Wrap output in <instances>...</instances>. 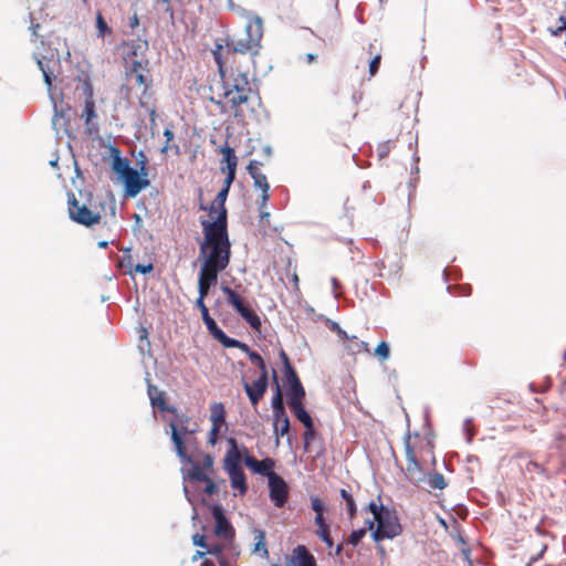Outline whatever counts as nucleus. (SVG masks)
<instances>
[{
  "mask_svg": "<svg viewBox=\"0 0 566 566\" xmlns=\"http://www.w3.org/2000/svg\"><path fill=\"white\" fill-rule=\"evenodd\" d=\"M164 136L166 137V145L161 148V153H166L168 149H175V153L176 154H179V146L178 145H174V146H170L169 143L174 139L175 137V134L172 132V129L170 127H167L165 130H164Z\"/></svg>",
  "mask_w": 566,
  "mask_h": 566,
  "instance_id": "obj_44",
  "label": "nucleus"
},
{
  "mask_svg": "<svg viewBox=\"0 0 566 566\" xmlns=\"http://www.w3.org/2000/svg\"><path fill=\"white\" fill-rule=\"evenodd\" d=\"M270 499L276 507H283L289 497V486L279 474H272L268 480Z\"/></svg>",
  "mask_w": 566,
  "mask_h": 566,
  "instance_id": "obj_12",
  "label": "nucleus"
},
{
  "mask_svg": "<svg viewBox=\"0 0 566 566\" xmlns=\"http://www.w3.org/2000/svg\"><path fill=\"white\" fill-rule=\"evenodd\" d=\"M214 338L226 348H235L239 346V339L229 337L223 331H221Z\"/></svg>",
  "mask_w": 566,
  "mask_h": 566,
  "instance_id": "obj_41",
  "label": "nucleus"
},
{
  "mask_svg": "<svg viewBox=\"0 0 566 566\" xmlns=\"http://www.w3.org/2000/svg\"><path fill=\"white\" fill-rule=\"evenodd\" d=\"M389 345L386 342H380L375 349V355H377L381 359H387L389 357Z\"/></svg>",
  "mask_w": 566,
  "mask_h": 566,
  "instance_id": "obj_46",
  "label": "nucleus"
},
{
  "mask_svg": "<svg viewBox=\"0 0 566 566\" xmlns=\"http://www.w3.org/2000/svg\"><path fill=\"white\" fill-rule=\"evenodd\" d=\"M36 63L43 74L48 90L51 91L52 80L54 77V66L59 63V60L54 61L52 59H48L46 56H42L36 57Z\"/></svg>",
  "mask_w": 566,
  "mask_h": 566,
  "instance_id": "obj_19",
  "label": "nucleus"
},
{
  "mask_svg": "<svg viewBox=\"0 0 566 566\" xmlns=\"http://www.w3.org/2000/svg\"><path fill=\"white\" fill-rule=\"evenodd\" d=\"M405 451H406V460L407 461H410V460H416V453L413 451V448L411 447L410 444V437L408 436L406 441H405Z\"/></svg>",
  "mask_w": 566,
  "mask_h": 566,
  "instance_id": "obj_51",
  "label": "nucleus"
},
{
  "mask_svg": "<svg viewBox=\"0 0 566 566\" xmlns=\"http://www.w3.org/2000/svg\"><path fill=\"white\" fill-rule=\"evenodd\" d=\"M252 92L248 74L238 72L223 80V96L234 109V116H239V107L247 103Z\"/></svg>",
  "mask_w": 566,
  "mask_h": 566,
  "instance_id": "obj_4",
  "label": "nucleus"
},
{
  "mask_svg": "<svg viewBox=\"0 0 566 566\" xmlns=\"http://www.w3.org/2000/svg\"><path fill=\"white\" fill-rule=\"evenodd\" d=\"M525 471L528 473H542L545 474L546 470L535 461L527 462Z\"/></svg>",
  "mask_w": 566,
  "mask_h": 566,
  "instance_id": "obj_49",
  "label": "nucleus"
},
{
  "mask_svg": "<svg viewBox=\"0 0 566 566\" xmlns=\"http://www.w3.org/2000/svg\"><path fill=\"white\" fill-rule=\"evenodd\" d=\"M227 442L229 444V449L227 450L223 459V469L229 476L231 488L237 490L240 495H244L248 492L249 486L241 467L242 452L234 438H228Z\"/></svg>",
  "mask_w": 566,
  "mask_h": 566,
  "instance_id": "obj_2",
  "label": "nucleus"
},
{
  "mask_svg": "<svg viewBox=\"0 0 566 566\" xmlns=\"http://www.w3.org/2000/svg\"><path fill=\"white\" fill-rule=\"evenodd\" d=\"M82 116L84 117L85 124L87 126H90L93 118L96 117L95 104H94V101L92 99V97L86 98ZM88 130L90 132L92 130L91 127H88Z\"/></svg>",
  "mask_w": 566,
  "mask_h": 566,
  "instance_id": "obj_33",
  "label": "nucleus"
},
{
  "mask_svg": "<svg viewBox=\"0 0 566 566\" xmlns=\"http://www.w3.org/2000/svg\"><path fill=\"white\" fill-rule=\"evenodd\" d=\"M315 433L316 432H315L314 423L312 424V427L305 428V432L303 434V441H304V449L305 450L308 449V444L314 439Z\"/></svg>",
  "mask_w": 566,
  "mask_h": 566,
  "instance_id": "obj_48",
  "label": "nucleus"
},
{
  "mask_svg": "<svg viewBox=\"0 0 566 566\" xmlns=\"http://www.w3.org/2000/svg\"><path fill=\"white\" fill-rule=\"evenodd\" d=\"M202 321L212 337L214 338L222 329L218 326L216 321L210 316L209 312L202 314Z\"/></svg>",
  "mask_w": 566,
  "mask_h": 566,
  "instance_id": "obj_36",
  "label": "nucleus"
},
{
  "mask_svg": "<svg viewBox=\"0 0 566 566\" xmlns=\"http://www.w3.org/2000/svg\"><path fill=\"white\" fill-rule=\"evenodd\" d=\"M226 171H227V176L223 181V188H226L227 190H230V187L235 179L237 170H226Z\"/></svg>",
  "mask_w": 566,
  "mask_h": 566,
  "instance_id": "obj_56",
  "label": "nucleus"
},
{
  "mask_svg": "<svg viewBox=\"0 0 566 566\" xmlns=\"http://www.w3.org/2000/svg\"><path fill=\"white\" fill-rule=\"evenodd\" d=\"M67 205L69 216L74 222L91 227L101 221V214L92 211L85 205H80L73 192L67 193Z\"/></svg>",
  "mask_w": 566,
  "mask_h": 566,
  "instance_id": "obj_9",
  "label": "nucleus"
},
{
  "mask_svg": "<svg viewBox=\"0 0 566 566\" xmlns=\"http://www.w3.org/2000/svg\"><path fill=\"white\" fill-rule=\"evenodd\" d=\"M242 452V461L244 464L253 472L263 476H272V474H276L273 469L275 465V462L271 458H265L263 460H256L253 455L249 453V450L245 446H242L240 448Z\"/></svg>",
  "mask_w": 566,
  "mask_h": 566,
  "instance_id": "obj_10",
  "label": "nucleus"
},
{
  "mask_svg": "<svg viewBox=\"0 0 566 566\" xmlns=\"http://www.w3.org/2000/svg\"><path fill=\"white\" fill-rule=\"evenodd\" d=\"M263 36V24L260 17H255L245 25V36L242 39H228L227 48L235 53H251L252 57L259 54L261 49V40Z\"/></svg>",
  "mask_w": 566,
  "mask_h": 566,
  "instance_id": "obj_3",
  "label": "nucleus"
},
{
  "mask_svg": "<svg viewBox=\"0 0 566 566\" xmlns=\"http://www.w3.org/2000/svg\"><path fill=\"white\" fill-rule=\"evenodd\" d=\"M220 151L223 154V161L226 163V167H222L221 170H237L238 157L234 149L226 144L220 148Z\"/></svg>",
  "mask_w": 566,
  "mask_h": 566,
  "instance_id": "obj_28",
  "label": "nucleus"
},
{
  "mask_svg": "<svg viewBox=\"0 0 566 566\" xmlns=\"http://www.w3.org/2000/svg\"><path fill=\"white\" fill-rule=\"evenodd\" d=\"M273 378L275 381V392L272 397L271 402L273 409V417L276 418V420H283V427H281V434H287L290 430V419L284 407L283 395L276 379L275 370H273Z\"/></svg>",
  "mask_w": 566,
  "mask_h": 566,
  "instance_id": "obj_13",
  "label": "nucleus"
},
{
  "mask_svg": "<svg viewBox=\"0 0 566 566\" xmlns=\"http://www.w3.org/2000/svg\"><path fill=\"white\" fill-rule=\"evenodd\" d=\"M229 195V190L222 187V189L218 192L213 202L209 208L210 214L217 213V218L214 221H222L223 226H228V217H227V208L226 201Z\"/></svg>",
  "mask_w": 566,
  "mask_h": 566,
  "instance_id": "obj_16",
  "label": "nucleus"
},
{
  "mask_svg": "<svg viewBox=\"0 0 566 566\" xmlns=\"http://www.w3.org/2000/svg\"><path fill=\"white\" fill-rule=\"evenodd\" d=\"M220 289L227 297V303L235 310V312L250 325L252 329L260 331L261 318L250 307L244 298L228 285H221Z\"/></svg>",
  "mask_w": 566,
  "mask_h": 566,
  "instance_id": "obj_7",
  "label": "nucleus"
},
{
  "mask_svg": "<svg viewBox=\"0 0 566 566\" xmlns=\"http://www.w3.org/2000/svg\"><path fill=\"white\" fill-rule=\"evenodd\" d=\"M260 166H262V163L255 159L250 160L249 165L247 166L248 174L250 175V171L253 172H261Z\"/></svg>",
  "mask_w": 566,
  "mask_h": 566,
  "instance_id": "obj_61",
  "label": "nucleus"
},
{
  "mask_svg": "<svg viewBox=\"0 0 566 566\" xmlns=\"http://www.w3.org/2000/svg\"><path fill=\"white\" fill-rule=\"evenodd\" d=\"M154 266L151 263L148 264H137L135 266V271L142 274H148L153 271Z\"/></svg>",
  "mask_w": 566,
  "mask_h": 566,
  "instance_id": "obj_60",
  "label": "nucleus"
},
{
  "mask_svg": "<svg viewBox=\"0 0 566 566\" xmlns=\"http://www.w3.org/2000/svg\"><path fill=\"white\" fill-rule=\"evenodd\" d=\"M339 495L346 502L348 515L350 518H353L357 512L354 497L346 489H342Z\"/></svg>",
  "mask_w": 566,
  "mask_h": 566,
  "instance_id": "obj_35",
  "label": "nucleus"
},
{
  "mask_svg": "<svg viewBox=\"0 0 566 566\" xmlns=\"http://www.w3.org/2000/svg\"><path fill=\"white\" fill-rule=\"evenodd\" d=\"M254 537V546L252 548V553L259 555L261 558L269 557V549L266 546V534L261 528H254L252 531Z\"/></svg>",
  "mask_w": 566,
  "mask_h": 566,
  "instance_id": "obj_25",
  "label": "nucleus"
},
{
  "mask_svg": "<svg viewBox=\"0 0 566 566\" xmlns=\"http://www.w3.org/2000/svg\"><path fill=\"white\" fill-rule=\"evenodd\" d=\"M143 71L144 67L142 65V62L133 61L130 67L128 69L127 75L130 76V78H134L138 85L144 87L143 94L146 95L149 86V81Z\"/></svg>",
  "mask_w": 566,
  "mask_h": 566,
  "instance_id": "obj_21",
  "label": "nucleus"
},
{
  "mask_svg": "<svg viewBox=\"0 0 566 566\" xmlns=\"http://www.w3.org/2000/svg\"><path fill=\"white\" fill-rule=\"evenodd\" d=\"M219 272L201 268L198 276V293L206 297L218 282Z\"/></svg>",
  "mask_w": 566,
  "mask_h": 566,
  "instance_id": "obj_17",
  "label": "nucleus"
},
{
  "mask_svg": "<svg viewBox=\"0 0 566 566\" xmlns=\"http://www.w3.org/2000/svg\"><path fill=\"white\" fill-rule=\"evenodd\" d=\"M210 421L212 426L221 428L226 423V410L221 402H214L210 407Z\"/></svg>",
  "mask_w": 566,
  "mask_h": 566,
  "instance_id": "obj_26",
  "label": "nucleus"
},
{
  "mask_svg": "<svg viewBox=\"0 0 566 566\" xmlns=\"http://www.w3.org/2000/svg\"><path fill=\"white\" fill-rule=\"evenodd\" d=\"M147 163H148V160H147V157L145 156V154L143 151H139L138 166H139V170L143 176H147V174H148Z\"/></svg>",
  "mask_w": 566,
  "mask_h": 566,
  "instance_id": "obj_55",
  "label": "nucleus"
},
{
  "mask_svg": "<svg viewBox=\"0 0 566 566\" xmlns=\"http://www.w3.org/2000/svg\"><path fill=\"white\" fill-rule=\"evenodd\" d=\"M327 326L332 332L336 333L340 339H349L348 334L340 327L337 322L328 321Z\"/></svg>",
  "mask_w": 566,
  "mask_h": 566,
  "instance_id": "obj_45",
  "label": "nucleus"
},
{
  "mask_svg": "<svg viewBox=\"0 0 566 566\" xmlns=\"http://www.w3.org/2000/svg\"><path fill=\"white\" fill-rule=\"evenodd\" d=\"M390 151L389 142L382 143L377 147V154L379 158H385Z\"/></svg>",
  "mask_w": 566,
  "mask_h": 566,
  "instance_id": "obj_59",
  "label": "nucleus"
},
{
  "mask_svg": "<svg viewBox=\"0 0 566 566\" xmlns=\"http://www.w3.org/2000/svg\"><path fill=\"white\" fill-rule=\"evenodd\" d=\"M143 176L140 170L132 168L119 180L124 184L125 196L128 198L136 197L143 189L149 186V180Z\"/></svg>",
  "mask_w": 566,
  "mask_h": 566,
  "instance_id": "obj_11",
  "label": "nucleus"
},
{
  "mask_svg": "<svg viewBox=\"0 0 566 566\" xmlns=\"http://www.w3.org/2000/svg\"><path fill=\"white\" fill-rule=\"evenodd\" d=\"M192 544L195 546H199L201 548H205L208 547V543L206 541V537L199 533H196L192 535Z\"/></svg>",
  "mask_w": 566,
  "mask_h": 566,
  "instance_id": "obj_53",
  "label": "nucleus"
},
{
  "mask_svg": "<svg viewBox=\"0 0 566 566\" xmlns=\"http://www.w3.org/2000/svg\"><path fill=\"white\" fill-rule=\"evenodd\" d=\"M96 29L98 38H104L106 34L112 33L111 28L107 25L101 12L96 14Z\"/></svg>",
  "mask_w": 566,
  "mask_h": 566,
  "instance_id": "obj_40",
  "label": "nucleus"
},
{
  "mask_svg": "<svg viewBox=\"0 0 566 566\" xmlns=\"http://www.w3.org/2000/svg\"><path fill=\"white\" fill-rule=\"evenodd\" d=\"M380 61H381L380 54H376L373 57V60L370 61V63H369V74H370V76H374L378 72V69H379V65H380Z\"/></svg>",
  "mask_w": 566,
  "mask_h": 566,
  "instance_id": "obj_50",
  "label": "nucleus"
},
{
  "mask_svg": "<svg viewBox=\"0 0 566 566\" xmlns=\"http://www.w3.org/2000/svg\"><path fill=\"white\" fill-rule=\"evenodd\" d=\"M269 386V376L260 375L256 380L252 384L244 381L243 387L247 396L250 399V402L253 406H256L261 398L266 392Z\"/></svg>",
  "mask_w": 566,
  "mask_h": 566,
  "instance_id": "obj_15",
  "label": "nucleus"
},
{
  "mask_svg": "<svg viewBox=\"0 0 566 566\" xmlns=\"http://www.w3.org/2000/svg\"><path fill=\"white\" fill-rule=\"evenodd\" d=\"M109 151L112 157V170L119 179L132 169L130 163L127 158L122 157L120 150L117 147L112 146Z\"/></svg>",
  "mask_w": 566,
  "mask_h": 566,
  "instance_id": "obj_18",
  "label": "nucleus"
},
{
  "mask_svg": "<svg viewBox=\"0 0 566 566\" xmlns=\"http://www.w3.org/2000/svg\"><path fill=\"white\" fill-rule=\"evenodd\" d=\"M249 359L260 369V375L269 376L264 359L256 352L249 353Z\"/></svg>",
  "mask_w": 566,
  "mask_h": 566,
  "instance_id": "obj_39",
  "label": "nucleus"
},
{
  "mask_svg": "<svg viewBox=\"0 0 566 566\" xmlns=\"http://www.w3.org/2000/svg\"><path fill=\"white\" fill-rule=\"evenodd\" d=\"M289 406H300L303 405V400L305 398V389L303 385L294 386L289 388Z\"/></svg>",
  "mask_w": 566,
  "mask_h": 566,
  "instance_id": "obj_29",
  "label": "nucleus"
},
{
  "mask_svg": "<svg viewBox=\"0 0 566 566\" xmlns=\"http://www.w3.org/2000/svg\"><path fill=\"white\" fill-rule=\"evenodd\" d=\"M157 392H161L157 386L150 384V380L147 378V394L149 397V400H151V397H156Z\"/></svg>",
  "mask_w": 566,
  "mask_h": 566,
  "instance_id": "obj_63",
  "label": "nucleus"
},
{
  "mask_svg": "<svg viewBox=\"0 0 566 566\" xmlns=\"http://www.w3.org/2000/svg\"><path fill=\"white\" fill-rule=\"evenodd\" d=\"M189 460H181V462L186 464H190L191 469L187 472H184V481H196L203 482L208 480V475L202 471V468L199 462L192 460V458L188 454Z\"/></svg>",
  "mask_w": 566,
  "mask_h": 566,
  "instance_id": "obj_20",
  "label": "nucleus"
},
{
  "mask_svg": "<svg viewBox=\"0 0 566 566\" xmlns=\"http://www.w3.org/2000/svg\"><path fill=\"white\" fill-rule=\"evenodd\" d=\"M315 533L321 539L326 538L331 534L328 524L318 526Z\"/></svg>",
  "mask_w": 566,
  "mask_h": 566,
  "instance_id": "obj_62",
  "label": "nucleus"
},
{
  "mask_svg": "<svg viewBox=\"0 0 566 566\" xmlns=\"http://www.w3.org/2000/svg\"><path fill=\"white\" fill-rule=\"evenodd\" d=\"M206 483L205 493L208 495L216 494L218 492V485L208 478L207 481H203Z\"/></svg>",
  "mask_w": 566,
  "mask_h": 566,
  "instance_id": "obj_57",
  "label": "nucleus"
},
{
  "mask_svg": "<svg viewBox=\"0 0 566 566\" xmlns=\"http://www.w3.org/2000/svg\"><path fill=\"white\" fill-rule=\"evenodd\" d=\"M281 427H283V420H276V418L273 417V431H274L276 441H279L280 438L285 436V434H281Z\"/></svg>",
  "mask_w": 566,
  "mask_h": 566,
  "instance_id": "obj_58",
  "label": "nucleus"
},
{
  "mask_svg": "<svg viewBox=\"0 0 566 566\" xmlns=\"http://www.w3.org/2000/svg\"><path fill=\"white\" fill-rule=\"evenodd\" d=\"M210 512L216 523L214 534L228 544L234 556H238L240 552L234 545L235 530L226 516L223 506L221 504H213L210 506Z\"/></svg>",
  "mask_w": 566,
  "mask_h": 566,
  "instance_id": "obj_6",
  "label": "nucleus"
},
{
  "mask_svg": "<svg viewBox=\"0 0 566 566\" xmlns=\"http://www.w3.org/2000/svg\"><path fill=\"white\" fill-rule=\"evenodd\" d=\"M349 339H352L353 342L347 347V349L352 354H359V353H363V352H367V353L369 352L368 343H366L364 340L357 339L356 336H352V337H349Z\"/></svg>",
  "mask_w": 566,
  "mask_h": 566,
  "instance_id": "obj_37",
  "label": "nucleus"
},
{
  "mask_svg": "<svg viewBox=\"0 0 566 566\" xmlns=\"http://www.w3.org/2000/svg\"><path fill=\"white\" fill-rule=\"evenodd\" d=\"M365 511L371 513L375 517V521L382 515L388 509L385 507L382 504H377L375 501H371L367 506L364 509Z\"/></svg>",
  "mask_w": 566,
  "mask_h": 566,
  "instance_id": "obj_42",
  "label": "nucleus"
},
{
  "mask_svg": "<svg viewBox=\"0 0 566 566\" xmlns=\"http://www.w3.org/2000/svg\"><path fill=\"white\" fill-rule=\"evenodd\" d=\"M296 419L305 427L310 428L314 423L310 413L305 410L303 405L291 407Z\"/></svg>",
  "mask_w": 566,
  "mask_h": 566,
  "instance_id": "obj_31",
  "label": "nucleus"
},
{
  "mask_svg": "<svg viewBox=\"0 0 566 566\" xmlns=\"http://www.w3.org/2000/svg\"><path fill=\"white\" fill-rule=\"evenodd\" d=\"M203 240L199 245V256L202 260L201 268L221 273L224 271L231 259V242L228 233V226L222 221L201 222Z\"/></svg>",
  "mask_w": 566,
  "mask_h": 566,
  "instance_id": "obj_1",
  "label": "nucleus"
},
{
  "mask_svg": "<svg viewBox=\"0 0 566 566\" xmlns=\"http://www.w3.org/2000/svg\"><path fill=\"white\" fill-rule=\"evenodd\" d=\"M284 374H285V378H286V382L289 385V388L302 385V382H301V380H300V378L297 376V373L292 367V365L285 366Z\"/></svg>",
  "mask_w": 566,
  "mask_h": 566,
  "instance_id": "obj_38",
  "label": "nucleus"
},
{
  "mask_svg": "<svg viewBox=\"0 0 566 566\" xmlns=\"http://www.w3.org/2000/svg\"><path fill=\"white\" fill-rule=\"evenodd\" d=\"M205 469H210L213 465V458L210 454H203L201 464Z\"/></svg>",
  "mask_w": 566,
  "mask_h": 566,
  "instance_id": "obj_64",
  "label": "nucleus"
},
{
  "mask_svg": "<svg viewBox=\"0 0 566 566\" xmlns=\"http://www.w3.org/2000/svg\"><path fill=\"white\" fill-rule=\"evenodd\" d=\"M406 476L412 484L424 482L426 473L417 459L407 461Z\"/></svg>",
  "mask_w": 566,
  "mask_h": 566,
  "instance_id": "obj_24",
  "label": "nucleus"
},
{
  "mask_svg": "<svg viewBox=\"0 0 566 566\" xmlns=\"http://www.w3.org/2000/svg\"><path fill=\"white\" fill-rule=\"evenodd\" d=\"M175 418L169 422L171 441L175 446L176 454L180 460H189L186 443L189 442L190 436L195 433V429L189 428V418L184 413L176 411Z\"/></svg>",
  "mask_w": 566,
  "mask_h": 566,
  "instance_id": "obj_5",
  "label": "nucleus"
},
{
  "mask_svg": "<svg viewBox=\"0 0 566 566\" xmlns=\"http://www.w3.org/2000/svg\"><path fill=\"white\" fill-rule=\"evenodd\" d=\"M220 429L221 428H218L217 426H211V429L209 432V438H208V442L211 446H214L217 443V441L219 439Z\"/></svg>",
  "mask_w": 566,
  "mask_h": 566,
  "instance_id": "obj_54",
  "label": "nucleus"
},
{
  "mask_svg": "<svg viewBox=\"0 0 566 566\" xmlns=\"http://www.w3.org/2000/svg\"><path fill=\"white\" fill-rule=\"evenodd\" d=\"M250 177L253 179V186L255 188L262 190L260 208H263L270 199V196H269L270 185L268 182V178L263 172H253V171H250Z\"/></svg>",
  "mask_w": 566,
  "mask_h": 566,
  "instance_id": "obj_22",
  "label": "nucleus"
},
{
  "mask_svg": "<svg viewBox=\"0 0 566 566\" xmlns=\"http://www.w3.org/2000/svg\"><path fill=\"white\" fill-rule=\"evenodd\" d=\"M367 533V528H358V530H354L349 536H348V544H350L352 546H357L360 541L364 538V536L366 535Z\"/></svg>",
  "mask_w": 566,
  "mask_h": 566,
  "instance_id": "obj_43",
  "label": "nucleus"
},
{
  "mask_svg": "<svg viewBox=\"0 0 566 566\" xmlns=\"http://www.w3.org/2000/svg\"><path fill=\"white\" fill-rule=\"evenodd\" d=\"M424 481L432 490H443L447 488V482L442 473L433 472L426 474Z\"/></svg>",
  "mask_w": 566,
  "mask_h": 566,
  "instance_id": "obj_30",
  "label": "nucleus"
},
{
  "mask_svg": "<svg viewBox=\"0 0 566 566\" xmlns=\"http://www.w3.org/2000/svg\"><path fill=\"white\" fill-rule=\"evenodd\" d=\"M406 476L412 484L424 482L426 473L417 459L407 461Z\"/></svg>",
  "mask_w": 566,
  "mask_h": 566,
  "instance_id": "obj_23",
  "label": "nucleus"
},
{
  "mask_svg": "<svg viewBox=\"0 0 566 566\" xmlns=\"http://www.w3.org/2000/svg\"><path fill=\"white\" fill-rule=\"evenodd\" d=\"M285 560L287 566H317L314 555L302 544L295 546Z\"/></svg>",
  "mask_w": 566,
  "mask_h": 566,
  "instance_id": "obj_14",
  "label": "nucleus"
},
{
  "mask_svg": "<svg viewBox=\"0 0 566 566\" xmlns=\"http://www.w3.org/2000/svg\"><path fill=\"white\" fill-rule=\"evenodd\" d=\"M311 507L316 514H324L325 505L318 496H311Z\"/></svg>",
  "mask_w": 566,
  "mask_h": 566,
  "instance_id": "obj_47",
  "label": "nucleus"
},
{
  "mask_svg": "<svg viewBox=\"0 0 566 566\" xmlns=\"http://www.w3.org/2000/svg\"><path fill=\"white\" fill-rule=\"evenodd\" d=\"M51 98H53V97L51 96ZM52 101H54V99H52ZM53 105H54V116L52 118L53 129L56 132V135H60L61 130H63L64 133H67V128H66L67 120L65 118L64 111L62 108L59 109L55 102H53Z\"/></svg>",
  "mask_w": 566,
  "mask_h": 566,
  "instance_id": "obj_27",
  "label": "nucleus"
},
{
  "mask_svg": "<svg viewBox=\"0 0 566 566\" xmlns=\"http://www.w3.org/2000/svg\"><path fill=\"white\" fill-rule=\"evenodd\" d=\"M228 544H208V547H206L207 554L214 555L221 566H228L227 560L222 556V551L226 548Z\"/></svg>",
  "mask_w": 566,
  "mask_h": 566,
  "instance_id": "obj_34",
  "label": "nucleus"
},
{
  "mask_svg": "<svg viewBox=\"0 0 566 566\" xmlns=\"http://www.w3.org/2000/svg\"><path fill=\"white\" fill-rule=\"evenodd\" d=\"M150 403L154 408L169 413H176V408L166 402L165 392H157L156 397H151Z\"/></svg>",
  "mask_w": 566,
  "mask_h": 566,
  "instance_id": "obj_32",
  "label": "nucleus"
},
{
  "mask_svg": "<svg viewBox=\"0 0 566 566\" xmlns=\"http://www.w3.org/2000/svg\"><path fill=\"white\" fill-rule=\"evenodd\" d=\"M376 522V528L371 533V537L376 543L384 539H392L402 533V526L395 511L388 509Z\"/></svg>",
  "mask_w": 566,
  "mask_h": 566,
  "instance_id": "obj_8",
  "label": "nucleus"
},
{
  "mask_svg": "<svg viewBox=\"0 0 566 566\" xmlns=\"http://www.w3.org/2000/svg\"><path fill=\"white\" fill-rule=\"evenodd\" d=\"M471 423H472V419L471 418H467L463 422V432L465 434V438H467V442H471L472 439H473V433L471 431Z\"/></svg>",
  "mask_w": 566,
  "mask_h": 566,
  "instance_id": "obj_52",
  "label": "nucleus"
}]
</instances>
